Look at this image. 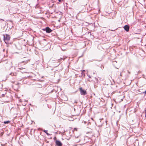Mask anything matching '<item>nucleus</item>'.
<instances>
[{"label": "nucleus", "instance_id": "f257e3e1", "mask_svg": "<svg viewBox=\"0 0 146 146\" xmlns=\"http://www.w3.org/2000/svg\"><path fill=\"white\" fill-rule=\"evenodd\" d=\"M10 36L8 34L3 35V39L6 44H7L10 39Z\"/></svg>", "mask_w": 146, "mask_h": 146}, {"label": "nucleus", "instance_id": "f03ea898", "mask_svg": "<svg viewBox=\"0 0 146 146\" xmlns=\"http://www.w3.org/2000/svg\"><path fill=\"white\" fill-rule=\"evenodd\" d=\"M74 133V136L75 138H78V140H76V142H80L81 140V135L80 133H78V134H77L74 132L73 131Z\"/></svg>", "mask_w": 146, "mask_h": 146}, {"label": "nucleus", "instance_id": "7ed1b4c3", "mask_svg": "<svg viewBox=\"0 0 146 146\" xmlns=\"http://www.w3.org/2000/svg\"><path fill=\"white\" fill-rule=\"evenodd\" d=\"M79 90L81 95H85L87 94V93L86 91L83 90L81 87L79 88Z\"/></svg>", "mask_w": 146, "mask_h": 146}, {"label": "nucleus", "instance_id": "20e7f679", "mask_svg": "<svg viewBox=\"0 0 146 146\" xmlns=\"http://www.w3.org/2000/svg\"><path fill=\"white\" fill-rule=\"evenodd\" d=\"M43 30L45 31L46 33H50L52 31V30L48 27H47L45 29H43Z\"/></svg>", "mask_w": 146, "mask_h": 146}, {"label": "nucleus", "instance_id": "39448f33", "mask_svg": "<svg viewBox=\"0 0 146 146\" xmlns=\"http://www.w3.org/2000/svg\"><path fill=\"white\" fill-rule=\"evenodd\" d=\"M56 143L57 146H62V143L59 141L56 140Z\"/></svg>", "mask_w": 146, "mask_h": 146}, {"label": "nucleus", "instance_id": "423d86ee", "mask_svg": "<svg viewBox=\"0 0 146 146\" xmlns=\"http://www.w3.org/2000/svg\"><path fill=\"white\" fill-rule=\"evenodd\" d=\"M124 28L125 30L128 32L129 31V27L128 25H125L124 27Z\"/></svg>", "mask_w": 146, "mask_h": 146}, {"label": "nucleus", "instance_id": "0eeeda50", "mask_svg": "<svg viewBox=\"0 0 146 146\" xmlns=\"http://www.w3.org/2000/svg\"><path fill=\"white\" fill-rule=\"evenodd\" d=\"M10 75H11L12 76H16L17 75V74L16 73H11L10 74Z\"/></svg>", "mask_w": 146, "mask_h": 146}, {"label": "nucleus", "instance_id": "6e6552de", "mask_svg": "<svg viewBox=\"0 0 146 146\" xmlns=\"http://www.w3.org/2000/svg\"><path fill=\"white\" fill-rule=\"evenodd\" d=\"M44 132V133H45L47 135H50L48 133H47V131H47V130H44L43 131Z\"/></svg>", "mask_w": 146, "mask_h": 146}, {"label": "nucleus", "instance_id": "1a4fd4ad", "mask_svg": "<svg viewBox=\"0 0 146 146\" xmlns=\"http://www.w3.org/2000/svg\"><path fill=\"white\" fill-rule=\"evenodd\" d=\"M10 121H4L3 122V123L5 124H6L9 123H10Z\"/></svg>", "mask_w": 146, "mask_h": 146}, {"label": "nucleus", "instance_id": "9d476101", "mask_svg": "<svg viewBox=\"0 0 146 146\" xmlns=\"http://www.w3.org/2000/svg\"><path fill=\"white\" fill-rule=\"evenodd\" d=\"M98 78H99V80H98V78H95V79L96 80V81L97 82H100V78H99L98 77Z\"/></svg>", "mask_w": 146, "mask_h": 146}, {"label": "nucleus", "instance_id": "9b49d317", "mask_svg": "<svg viewBox=\"0 0 146 146\" xmlns=\"http://www.w3.org/2000/svg\"><path fill=\"white\" fill-rule=\"evenodd\" d=\"M66 58V57H61V58H60V59L59 60H60L61 59H62L63 60H64Z\"/></svg>", "mask_w": 146, "mask_h": 146}, {"label": "nucleus", "instance_id": "f8f14e48", "mask_svg": "<svg viewBox=\"0 0 146 146\" xmlns=\"http://www.w3.org/2000/svg\"><path fill=\"white\" fill-rule=\"evenodd\" d=\"M65 97H66V98L65 99V101H66L67 100L68 98L66 96H65Z\"/></svg>", "mask_w": 146, "mask_h": 146}, {"label": "nucleus", "instance_id": "ddd939ff", "mask_svg": "<svg viewBox=\"0 0 146 146\" xmlns=\"http://www.w3.org/2000/svg\"><path fill=\"white\" fill-rule=\"evenodd\" d=\"M145 117L146 118V110H145Z\"/></svg>", "mask_w": 146, "mask_h": 146}, {"label": "nucleus", "instance_id": "4468645a", "mask_svg": "<svg viewBox=\"0 0 146 146\" xmlns=\"http://www.w3.org/2000/svg\"><path fill=\"white\" fill-rule=\"evenodd\" d=\"M88 76L90 78H91L90 76V75H88Z\"/></svg>", "mask_w": 146, "mask_h": 146}, {"label": "nucleus", "instance_id": "2eb2a0df", "mask_svg": "<svg viewBox=\"0 0 146 146\" xmlns=\"http://www.w3.org/2000/svg\"><path fill=\"white\" fill-rule=\"evenodd\" d=\"M76 140H78V138H75V141H76Z\"/></svg>", "mask_w": 146, "mask_h": 146}, {"label": "nucleus", "instance_id": "dca6fc26", "mask_svg": "<svg viewBox=\"0 0 146 146\" xmlns=\"http://www.w3.org/2000/svg\"><path fill=\"white\" fill-rule=\"evenodd\" d=\"M143 93H145V94H146V90L145 91V92H143Z\"/></svg>", "mask_w": 146, "mask_h": 146}, {"label": "nucleus", "instance_id": "f3484780", "mask_svg": "<svg viewBox=\"0 0 146 146\" xmlns=\"http://www.w3.org/2000/svg\"><path fill=\"white\" fill-rule=\"evenodd\" d=\"M85 71V70H83L82 71V73L83 72H84Z\"/></svg>", "mask_w": 146, "mask_h": 146}, {"label": "nucleus", "instance_id": "a211bd4d", "mask_svg": "<svg viewBox=\"0 0 146 146\" xmlns=\"http://www.w3.org/2000/svg\"><path fill=\"white\" fill-rule=\"evenodd\" d=\"M0 20H3V21H4L3 20V19H0Z\"/></svg>", "mask_w": 146, "mask_h": 146}, {"label": "nucleus", "instance_id": "6ab92c4d", "mask_svg": "<svg viewBox=\"0 0 146 146\" xmlns=\"http://www.w3.org/2000/svg\"><path fill=\"white\" fill-rule=\"evenodd\" d=\"M74 103H77V102L76 101H75V102H74Z\"/></svg>", "mask_w": 146, "mask_h": 146}, {"label": "nucleus", "instance_id": "aec40b11", "mask_svg": "<svg viewBox=\"0 0 146 146\" xmlns=\"http://www.w3.org/2000/svg\"><path fill=\"white\" fill-rule=\"evenodd\" d=\"M128 72L129 73V74H130V72L129 71H128Z\"/></svg>", "mask_w": 146, "mask_h": 146}, {"label": "nucleus", "instance_id": "412c9836", "mask_svg": "<svg viewBox=\"0 0 146 146\" xmlns=\"http://www.w3.org/2000/svg\"><path fill=\"white\" fill-rule=\"evenodd\" d=\"M121 73H121H121H120V75L121 76H122Z\"/></svg>", "mask_w": 146, "mask_h": 146}, {"label": "nucleus", "instance_id": "4be33fe9", "mask_svg": "<svg viewBox=\"0 0 146 146\" xmlns=\"http://www.w3.org/2000/svg\"><path fill=\"white\" fill-rule=\"evenodd\" d=\"M74 129H76V128H74Z\"/></svg>", "mask_w": 146, "mask_h": 146}]
</instances>
